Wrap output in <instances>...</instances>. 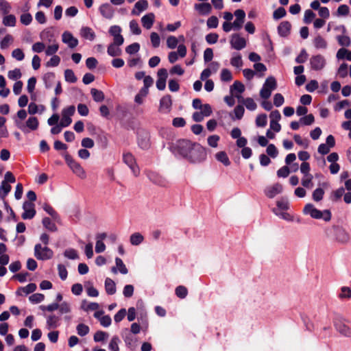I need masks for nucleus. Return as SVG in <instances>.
I'll list each match as a JSON object with an SVG mask.
<instances>
[{
  "label": "nucleus",
  "mask_w": 351,
  "mask_h": 351,
  "mask_svg": "<svg viewBox=\"0 0 351 351\" xmlns=\"http://www.w3.org/2000/svg\"><path fill=\"white\" fill-rule=\"evenodd\" d=\"M186 160L192 164H199L206 160V149L199 143H193Z\"/></svg>",
  "instance_id": "f257e3e1"
},
{
  "label": "nucleus",
  "mask_w": 351,
  "mask_h": 351,
  "mask_svg": "<svg viewBox=\"0 0 351 351\" xmlns=\"http://www.w3.org/2000/svg\"><path fill=\"white\" fill-rule=\"evenodd\" d=\"M193 142L186 139H178L172 141L169 145L170 150L175 154L186 160Z\"/></svg>",
  "instance_id": "f03ea898"
},
{
  "label": "nucleus",
  "mask_w": 351,
  "mask_h": 351,
  "mask_svg": "<svg viewBox=\"0 0 351 351\" xmlns=\"http://www.w3.org/2000/svg\"><path fill=\"white\" fill-rule=\"evenodd\" d=\"M303 213L306 215H310L313 219H322L325 221H329L331 219V213L328 210H324V211H321L317 209L311 204H307L304 207Z\"/></svg>",
  "instance_id": "7ed1b4c3"
},
{
  "label": "nucleus",
  "mask_w": 351,
  "mask_h": 351,
  "mask_svg": "<svg viewBox=\"0 0 351 351\" xmlns=\"http://www.w3.org/2000/svg\"><path fill=\"white\" fill-rule=\"evenodd\" d=\"M16 181L15 177L10 171H7L4 176V180L1 182L0 185V198L4 199L8 194L10 192L12 187L11 183H14Z\"/></svg>",
  "instance_id": "20e7f679"
},
{
  "label": "nucleus",
  "mask_w": 351,
  "mask_h": 351,
  "mask_svg": "<svg viewBox=\"0 0 351 351\" xmlns=\"http://www.w3.org/2000/svg\"><path fill=\"white\" fill-rule=\"evenodd\" d=\"M38 119L33 116L29 117L27 121H23V123L16 121V127L25 134L36 130L38 128Z\"/></svg>",
  "instance_id": "39448f33"
},
{
  "label": "nucleus",
  "mask_w": 351,
  "mask_h": 351,
  "mask_svg": "<svg viewBox=\"0 0 351 351\" xmlns=\"http://www.w3.org/2000/svg\"><path fill=\"white\" fill-rule=\"evenodd\" d=\"M277 87V84L274 77H269L266 79L263 88L260 91V96L263 99H268L271 94V92L274 90Z\"/></svg>",
  "instance_id": "423d86ee"
},
{
  "label": "nucleus",
  "mask_w": 351,
  "mask_h": 351,
  "mask_svg": "<svg viewBox=\"0 0 351 351\" xmlns=\"http://www.w3.org/2000/svg\"><path fill=\"white\" fill-rule=\"evenodd\" d=\"M34 256L38 260H49L53 257V252L47 245L43 247L38 243L34 246Z\"/></svg>",
  "instance_id": "0eeeda50"
},
{
  "label": "nucleus",
  "mask_w": 351,
  "mask_h": 351,
  "mask_svg": "<svg viewBox=\"0 0 351 351\" xmlns=\"http://www.w3.org/2000/svg\"><path fill=\"white\" fill-rule=\"evenodd\" d=\"M334 326L340 335L351 338V327L346 323L344 319L340 317H336L334 321Z\"/></svg>",
  "instance_id": "6e6552de"
},
{
  "label": "nucleus",
  "mask_w": 351,
  "mask_h": 351,
  "mask_svg": "<svg viewBox=\"0 0 351 351\" xmlns=\"http://www.w3.org/2000/svg\"><path fill=\"white\" fill-rule=\"evenodd\" d=\"M66 164L70 167L73 173L81 179L86 178V173L84 168L71 157L66 156L65 157Z\"/></svg>",
  "instance_id": "1a4fd4ad"
},
{
  "label": "nucleus",
  "mask_w": 351,
  "mask_h": 351,
  "mask_svg": "<svg viewBox=\"0 0 351 351\" xmlns=\"http://www.w3.org/2000/svg\"><path fill=\"white\" fill-rule=\"evenodd\" d=\"M123 162L130 169L134 176H138L140 173V169L136 164L134 156L130 152L123 154Z\"/></svg>",
  "instance_id": "9d476101"
},
{
  "label": "nucleus",
  "mask_w": 351,
  "mask_h": 351,
  "mask_svg": "<svg viewBox=\"0 0 351 351\" xmlns=\"http://www.w3.org/2000/svg\"><path fill=\"white\" fill-rule=\"evenodd\" d=\"M326 64L325 58L322 55L313 56L310 59L311 67L313 70L320 71L323 69Z\"/></svg>",
  "instance_id": "9b49d317"
},
{
  "label": "nucleus",
  "mask_w": 351,
  "mask_h": 351,
  "mask_svg": "<svg viewBox=\"0 0 351 351\" xmlns=\"http://www.w3.org/2000/svg\"><path fill=\"white\" fill-rule=\"evenodd\" d=\"M230 43L232 47L237 50H241L246 46L245 39L237 34L231 36Z\"/></svg>",
  "instance_id": "f8f14e48"
},
{
  "label": "nucleus",
  "mask_w": 351,
  "mask_h": 351,
  "mask_svg": "<svg viewBox=\"0 0 351 351\" xmlns=\"http://www.w3.org/2000/svg\"><path fill=\"white\" fill-rule=\"evenodd\" d=\"M172 100L170 95H165L160 100L158 110L163 114H167L171 111Z\"/></svg>",
  "instance_id": "ddd939ff"
},
{
  "label": "nucleus",
  "mask_w": 351,
  "mask_h": 351,
  "mask_svg": "<svg viewBox=\"0 0 351 351\" xmlns=\"http://www.w3.org/2000/svg\"><path fill=\"white\" fill-rule=\"evenodd\" d=\"M158 80L156 81V87L160 90H163L166 87V80L168 77V73L166 69H160L157 73Z\"/></svg>",
  "instance_id": "4468645a"
},
{
  "label": "nucleus",
  "mask_w": 351,
  "mask_h": 351,
  "mask_svg": "<svg viewBox=\"0 0 351 351\" xmlns=\"http://www.w3.org/2000/svg\"><path fill=\"white\" fill-rule=\"evenodd\" d=\"M23 208L24 210L22 214L23 219H32L36 215V210L34 209V205L32 202H25L23 203Z\"/></svg>",
  "instance_id": "2eb2a0df"
},
{
  "label": "nucleus",
  "mask_w": 351,
  "mask_h": 351,
  "mask_svg": "<svg viewBox=\"0 0 351 351\" xmlns=\"http://www.w3.org/2000/svg\"><path fill=\"white\" fill-rule=\"evenodd\" d=\"M234 14L236 17L234 21L233 22L234 29L239 30L242 27L244 23L245 13L243 10L238 9L235 10Z\"/></svg>",
  "instance_id": "dca6fc26"
},
{
  "label": "nucleus",
  "mask_w": 351,
  "mask_h": 351,
  "mask_svg": "<svg viewBox=\"0 0 351 351\" xmlns=\"http://www.w3.org/2000/svg\"><path fill=\"white\" fill-rule=\"evenodd\" d=\"M62 41L70 48H75L78 45V40L68 32H64L62 35Z\"/></svg>",
  "instance_id": "f3484780"
},
{
  "label": "nucleus",
  "mask_w": 351,
  "mask_h": 351,
  "mask_svg": "<svg viewBox=\"0 0 351 351\" xmlns=\"http://www.w3.org/2000/svg\"><path fill=\"white\" fill-rule=\"evenodd\" d=\"M282 191V186L279 183L269 186L265 189V194L269 198H273L276 195L281 193Z\"/></svg>",
  "instance_id": "a211bd4d"
},
{
  "label": "nucleus",
  "mask_w": 351,
  "mask_h": 351,
  "mask_svg": "<svg viewBox=\"0 0 351 351\" xmlns=\"http://www.w3.org/2000/svg\"><path fill=\"white\" fill-rule=\"evenodd\" d=\"M100 14L106 19H112L114 14V10L109 3H104L99 8Z\"/></svg>",
  "instance_id": "6ab92c4d"
},
{
  "label": "nucleus",
  "mask_w": 351,
  "mask_h": 351,
  "mask_svg": "<svg viewBox=\"0 0 351 351\" xmlns=\"http://www.w3.org/2000/svg\"><path fill=\"white\" fill-rule=\"evenodd\" d=\"M148 8V2L146 0H140L137 1L134 8L132 9L131 14L132 15L138 16Z\"/></svg>",
  "instance_id": "aec40b11"
},
{
  "label": "nucleus",
  "mask_w": 351,
  "mask_h": 351,
  "mask_svg": "<svg viewBox=\"0 0 351 351\" xmlns=\"http://www.w3.org/2000/svg\"><path fill=\"white\" fill-rule=\"evenodd\" d=\"M194 8L201 15H208L212 11V5L209 3H196Z\"/></svg>",
  "instance_id": "412c9836"
},
{
  "label": "nucleus",
  "mask_w": 351,
  "mask_h": 351,
  "mask_svg": "<svg viewBox=\"0 0 351 351\" xmlns=\"http://www.w3.org/2000/svg\"><path fill=\"white\" fill-rule=\"evenodd\" d=\"M245 90L244 85L239 82L236 81L230 87V92L232 95L235 96L238 99L241 98V94Z\"/></svg>",
  "instance_id": "4be33fe9"
},
{
  "label": "nucleus",
  "mask_w": 351,
  "mask_h": 351,
  "mask_svg": "<svg viewBox=\"0 0 351 351\" xmlns=\"http://www.w3.org/2000/svg\"><path fill=\"white\" fill-rule=\"evenodd\" d=\"M155 20V15L154 13H148L145 15H144L141 18V23L143 26L147 29H151L152 27Z\"/></svg>",
  "instance_id": "5701e85b"
},
{
  "label": "nucleus",
  "mask_w": 351,
  "mask_h": 351,
  "mask_svg": "<svg viewBox=\"0 0 351 351\" xmlns=\"http://www.w3.org/2000/svg\"><path fill=\"white\" fill-rule=\"evenodd\" d=\"M40 38L43 40V43H51L56 42L54 38L53 32L50 29H46L40 32Z\"/></svg>",
  "instance_id": "b1692460"
},
{
  "label": "nucleus",
  "mask_w": 351,
  "mask_h": 351,
  "mask_svg": "<svg viewBox=\"0 0 351 351\" xmlns=\"http://www.w3.org/2000/svg\"><path fill=\"white\" fill-rule=\"evenodd\" d=\"M80 35L84 38L91 41L95 38L94 31L89 27H82L80 29Z\"/></svg>",
  "instance_id": "393cba45"
},
{
  "label": "nucleus",
  "mask_w": 351,
  "mask_h": 351,
  "mask_svg": "<svg viewBox=\"0 0 351 351\" xmlns=\"http://www.w3.org/2000/svg\"><path fill=\"white\" fill-rule=\"evenodd\" d=\"M105 290L107 294L108 295H113L116 293L117 289H116V284L114 282L113 280H112L110 278H106L105 280Z\"/></svg>",
  "instance_id": "a878e982"
},
{
  "label": "nucleus",
  "mask_w": 351,
  "mask_h": 351,
  "mask_svg": "<svg viewBox=\"0 0 351 351\" xmlns=\"http://www.w3.org/2000/svg\"><path fill=\"white\" fill-rule=\"evenodd\" d=\"M60 325V318L55 315H51L47 318V329L56 328Z\"/></svg>",
  "instance_id": "bb28decb"
},
{
  "label": "nucleus",
  "mask_w": 351,
  "mask_h": 351,
  "mask_svg": "<svg viewBox=\"0 0 351 351\" xmlns=\"http://www.w3.org/2000/svg\"><path fill=\"white\" fill-rule=\"evenodd\" d=\"M291 24L288 21H283L280 23L278 27V34L281 36H287L289 34Z\"/></svg>",
  "instance_id": "cd10ccee"
},
{
  "label": "nucleus",
  "mask_w": 351,
  "mask_h": 351,
  "mask_svg": "<svg viewBox=\"0 0 351 351\" xmlns=\"http://www.w3.org/2000/svg\"><path fill=\"white\" fill-rule=\"evenodd\" d=\"M313 45L318 49H325L327 48V42L322 36L318 34L313 40Z\"/></svg>",
  "instance_id": "c85d7f7f"
},
{
  "label": "nucleus",
  "mask_w": 351,
  "mask_h": 351,
  "mask_svg": "<svg viewBox=\"0 0 351 351\" xmlns=\"http://www.w3.org/2000/svg\"><path fill=\"white\" fill-rule=\"evenodd\" d=\"M336 57L338 60L346 59L348 61H351V51L345 48H341L337 51Z\"/></svg>",
  "instance_id": "c756f323"
},
{
  "label": "nucleus",
  "mask_w": 351,
  "mask_h": 351,
  "mask_svg": "<svg viewBox=\"0 0 351 351\" xmlns=\"http://www.w3.org/2000/svg\"><path fill=\"white\" fill-rule=\"evenodd\" d=\"M2 23L6 27H15L16 24V18L14 14H8L3 18Z\"/></svg>",
  "instance_id": "7c9ffc66"
},
{
  "label": "nucleus",
  "mask_w": 351,
  "mask_h": 351,
  "mask_svg": "<svg viewBox=\"0 0 351 351\" xmlns=\"http://www.w3.org/2000/svg\"><path fill=\"white\" fill-rule=\"evenodd\" d=\"M108 54L112 57L119 56L122 53V50L119 45L110 44L107 49Z\"/></svg>",
  "instance_id": "2f4dec72"
},
{
  "label": "nucleus",
  "mask_w": 351,
  "mask_h": 351,
  "mask_svg": "<svg viewBox=\"0 0 351 351\" xmlns=\"http://www.w3.org/2000/svg\"><path fill=\"white\" fill-rule=\"evenodd\" d=\"M144 241V237L139 232H134L130 237V242L132 245H138Z\"/></svg>",
  "instance_id": "473e14b6"
},
{
  "label": "nucleus",
  "mask_w": 351,
  "mask_h": 351,
  "mask_svg": "<svg viewBox=\"0 0 351 351\" xmlns=\"http://www.w3.org/2000/svg\"><path fill=\"white\" fill-rule=\"evenodd\" d=\"M45 110V107L42 105L38 106L34 102H31L28 106V113L34 115L36 113H42Z\"/></svg>",
  "instance_id": "72a5a7b5"
},
{
  "label": "nucleus",
  "mask_w": 351,
  "mask_h": 351,
  "mask_svg": "<svg viewBox=\"0 0 351 351\" xmlns=\"http://www.w3.org/2000/svg\"><path fill=\"white\" fill-rule=\"evenodd\" d=\"M337 240L343 244L347 243L350 240L349 234L344 230H339L336 236Z\"/></svg>",
  "instance_id": "f704fd0d"
},
{
  "label": "nucleus",
  "mask_w": 351,
  "mask_h": 351,
  "mask_svg": "<svg viewBox=\"0 0 351 351\" xmlns=\"http://www.w3.org/2000/svg\"><path fill=\"white\" fill-rule=\"evenodd\" d=\"M14 42V38L11 34H6L0 41V48L5 49L9 47Z\"/></svg>",
  "instance_id": "c9c22d12"
},
{
  "label": "nucleus",
  "mask_w": 351,
  "mask_h": 351,
  "mask_svg": "<svg viewBox=\"0 0 351 351\" xmlns=\"http://www.w3.org/2000/svg\"><path fill=\"white\" fill-rule=\"evenodd\" d=\"M215 158L225 166L228 167L230 165V161L225 152H219L215 154Z\"/></svg>",
  "instance_id": "e433bc0d"
},
{
  "label": "nucleus",
  "mask_w": 351,
  "mask_h": 351,
  "mask_svg": "<svg viewBox=\"0 0 351 351\" xmlns=\"http://www.w3.org/2000/svg\"><path fill=\"white\" fill-rule=\"evenodd\" d=\"M81 308L85 311H96L99 308V305L96 302H87L86 300H83Z\"/></svg>",
  "instance_id": "4c0bfd02"
},
{
  "label": "nucleus",
  "mask_w": 351,
  "mask_h": 351,
  "mask_svg": "<svg viewBox=\"0 0 351 351\" xmlns=\"http://www.w3.org/2000/svg\"><path fill=\"white\" fill-rule=\"evenodd\" d=\"M49 45L45 49V54L47 56H54L59 49V45L57 42L49 43Z\"/></svg>",
  "instance_id": "58836bf2"
},
{
  "label": "nucleus",
  "mask_w": 351,
  "mask_h": 351,
  "mask_svg": "<svg viewBox=\"0 0 351 351\" xmlns=\"http://www.w3.org/2000/svg\"><path fill=\"white\" fill-rule=\"evenodd\" d=\"M230 64L236 68H241L243 66V60L241 55L239 53L233 54L230 60Z\"/></svg>",
  "instance_id": "ea45409f"
},
{
  "label": "nucleus",
  "mask_w": 351,
  "mask_h": 351,
  "mask_svg": "<svg viewBox=\"0 0 351 351\" xmlns=\"http://www.w3.org/2000/svg\"><path fill=\"white\" fill-rule=\"evenodd\" d=\"M36 289V285L34 283H29L27 286L21 287L18 290V293L21 294V292L24 293L25 294L27 295L29 293H33Z\"/></svg>",
  "instance_id": "a19ab883"
},
{
  "label": "nucleus",
  "mask_w": 351,
  "mask_h": 351,
  "mask_svg": "<svg viewBox=\"0 0 351 351\" xmlns=\"http://www.w3.org/2000/svg\"><path fill=\"white\" fill-rule=\"evenodd\" d=\"M115 265H117L118 270L121 274L125 275L128 273V268L120 258H115Z\"/></svg>",
  "instance_id": "79ce46f5"
},
{
  "label": "nucleus",
  "mask_w": 351,
  "mask_h": 351,
  "mask_svg": "<svg viewBox=\"0 0 351 351\" xmlns=\"http://www.w3.org/2000/svg\"><path fill=\"white\" fill-rule=\"evenodd\" d=\"M43 224L46 229L49 230L51 232H56L57 230V227L55 223H53L48 217H45L43 219Z\"/></svg>",
  "instance_id": "37998d69"
},
{
  "label": "nucleus",
  "mask_w": 351,
  "mask_h": 351,
  "mask_svg": "<svg viewBox=\"0 0 351 351\" xmlns=\"http://www.w3.org/2000/svg\"><path fill=\"white\" fill-rule=\"evenodd\" d=\"M93 99L96 102L102 101L104 99V94L101 90L92 88L90 90Z\"/></svg>",
  "instance_id": "c03bdc74"
},
{
  "label": "nucleus",
  "mask_w": 351,
  "mask_h": 351,
  "mask_svg": "<svg viewBox=\"0 0 351 351\" xmlns=\"http://www.w3.org/2000/svg\"><path fill=\"white\" fill-rule=\"evenodd\" d=\"M119 338L117 336H114L109 343L108 349L110 351H119Z\"/></svg>",
  "instance_id": "a18cd8bd"
},
{
  "label": "nucleus",
  "mask_w": 351,
  "mask_h": 351,
  "mask_svg": "<svg viewBox=\"0 0 351 351\" xmlns=\"http://www.w3.org/2000/svg\"><path fill=\"white\" fill-rule=\"evenodd\" d=\"M267 123V117L265 114H261L256 117V125L257 127L263 128Z\"/></svg>",
  "instance_id": "49530a36"
},
{
  "label": "nucleus",
  "mask_w": 351,
  "mask_h": 351,
  "mask_svg": "<svg viewBox=\"0 0 351 351\" xmlns=\"http://www.w3.org/2000/svg\"><path fill=\"white\" fill-rule=\"evenodd\" d=\"M149 178L155 184L160 186H165L166 184V181L164 178L154 173L149 174Z\"/></svg>",
  "instance_id": "de8ad7c7"
},
{
  "label": "nucleus",
  "mask_w": 351,
  "mask_h": 351,
  "mask_svg": "<svg viewBox=\"0 0 351 351\" xmlns=\"http://www.w3.org/2000/svg\"><path fill=\"white\" fill-rule=\"evenodd\" d=\"M22 76V73L19 69H14V70L9 71L8 73V77L12 80H17Z\"/></svg>",
  "instance_id": "09e8293b"
},
{
  "label": "nucleus",
  "mask_w": 351,
  "mask_h": 351,
  "mask_svg": "<svg viewBox=\"0 0 351 351\" xmlns=\"http://www.w3.org/2000/svg\"><path fill=\"white\" fill-rule=\"evenodd\" d=\"M302 185L307 189H311L313 186V176H304V177L302 179Z\"/></svg>",
  "instance_id": "8fccbe9b"
},
{
  "label": "nucleus",
  "mask_w": 351,
  "mask_h": 351,
  "mask_svg": "<svg viewBox=\"0 0 351 351\" xmlns=\"http://www.w3.org/2000/svg\"><path fill=\"white\" fill-rule=\"evenodd\" d=\"M243 103L245 106L246 108L249 110L254 111L257 108L256 102L252 98H246L243 100Z\"/></svg>",
  "instance_id": "3c124183"
},
{
  "label": "nucleus",
  "mask_w": 351,
  "mask_h": 351,
  "mask_svg": "<svg viewBox=\"0 0 351 351\" xmlns=\"http://www.w3.org/2000/svg\"><path fill=\"white\" fill-rule=\"evenodd\" d=\"M64 78L66 82L71 83H75L77 81V77L71 69H66L64 71Z\"/></svg>",
  "instance_id": "603ef678"
},
{
  "label": "nucleus",
  "mask_w": 351,
  "mask_h": 351,
  "mask_svg": "<svg viewBox=\"0 0 351 351\" xmlns=\"http://www.w3.org/2000/svg\"><path fill=\"white\" fill-rule=\"evenodd\" d=\"M27 113L25 110H20L17 112L16 117L14 118V121L16 125V121L23 123L24 120L27 118Z\"/></svg>",
  "instance_id": "864d4df0"
},
{
  "label": "nucleus",
  "mask_w": 351,
  "mask_h": 351,
  "mask_svg": "<svg viewBox=\"0 0 351 351\" xmlns=\"http://www.w3.org/2000/svg\"><path fill=\"white\" fill-rule=\"evenodd\" d=\"M45 299V295L42 293H34L29 296V300L33 304H38L43 302Z\"/></svg>",
  "instance_id": "5fc2aeb1"
},
{
  "label": "nucleus",
  "mask_w": 351,
  "mask_h": 351,
  "mask_svg": "<svg viewBox=\"0 0 351 351\" xmlns=\"http://www.w3.org/2000/svg\"><path fill=\"white\" fill-rule=\"evenodd\" d=\"M324 195V191L321 188H317L313 192V199L315 202H319L323 199Z\"/></svg>",
  "instance_id": "6e6d98bb"
},
{
  "label": "nucleus",
  "mask_w": 351,
  "mask_h": 351,
  "mask_svg": "<svg viewBox=\"0 0 351 351\" xmlns=\"http://www.w3.org/2000/svg\"><path fill=\"white\" fill-rule=\"evenodd\" d=\"M76 330L77 334L82 337L85 336L89 332V327L84 324H78L77 326Z\"/></svg>",
  "instance_id": "4d7b16f0"
},
{
  "label": "nucleus",
  "mask_w": 351,
  "mask_h": 351,
  "mask_svg": "<svg viewBox=\"0 0 351 351\" xmlns=\"http://www.w3.org/2000/svg\"><path fill=\"white\" fill-rule=\"evenodd\" d=\"M315 14L312 10H306L304 12V22L306 24H309L312 22V21L315 19Z\"/></svg>",
  "instance_id": "13d9d810"
},
{
  "label": "nucleus",
  "mask_w": 351,
  "mask_h": 351,
  "mask_svg": "<svg viewBox=\"0 0 351 351\" xmlns=\"http://www.w3.org/2000/svg\"><path fill=\"white\" fill-rule=\"evenodd\" d=\"M341 299H350L351 298V289L347 287H343L339 295Z\"/></svg>",
  "instance_id": "bf43d9fd"
},
{
  "label": "nucleus",
  "mask_w": 351,
  "mask_h": 351,
  "mask_svg": "<svg viewBox=\"0 0 351 351\" xmlns=\"http://www.w3.org/2000/svg\"><path fill=\"white\" fill-rule=\"evenodd\" d=\"M337 40L340 45L344 47H348L351 43L350 38L346 35L338 36Z\"/></svg>",
  "instance_id": "052dcab7"
},
{
  "label": "nucleus",
  "mask_w": 351,
  "mask_h": 351,
  "mask_svg": "<svg viewBox=\"0 0 351 351\" xmlns=\"http://www.w3.org/2000/svg\"><path fill=\"white\" fill-rule=\"evenodd\" d=\"M130 31L136 35H139L141 33V28L138 26V23L135 20H132L130 22Z\"/></svg>",
  "instance_id": "680f3d73"
},
{
  "label": "nucleus",
  "mask_w": 351,
  "mask_h": 351,
  "mask_svg": "<svg viewBox=\"0 0 351 351\" xmlns=\"http://www.w3.org/2000/svg\"><path fill=\"white\" fill-rule=\"evenodd\" d=\"M345 193V190L343 187H340L336 191H333L331 195V199L332 201H337L339 200Z\"/></svg>",
  "instance_id": "e2e57ef3"
},
{
  "label": "nucleus",
  "mask_w": 351,
  "mask_h": 351,
  "mask_svg": "<svg viewBox=\"0 0 351 351\" xmlns=\"http://www.w3.org/2000/svg\"><path fill=\"white\" fill-rule=\"evenodd\" d=\"M140 49V45L137 43H134L125 48V51L129 54H134L137 53Z\"/></svg>",
  "instance_id": "0e129e2a"
},
{
  "label": "nucleus",
  "mask_w": 351,
  "mask_h": 351,
  "mask_svg": "<svg viewBox=\"0 0 351 351\" xmlns=\"http://www.w3.org/2000/svg\"><path fill=\"white\" fill-rule=\"evenodd\" d=\"M348 66L346 63L341 64L337 70V75L340 77H346L348 75Z\"/></svg>",
  "instance_id": "69168bd1"
},
{
  "label": "nucleus",
  "mask_w": 351,
  "mask_h": 351,
  "mask_svg": "<svg viewBox=\"0 0 351 351\" xmlns=\"http://www.w3.org/2000/svg\"><path fill=\"white\" fill-rule=\"evenodd\" d=\"M20 21L22 24L28 25L32 21V16L29 13H24L20 16Z\"/></svg>",
  "instance_id": "338daca9"
},
{
  "label": "nucleus",
  "mask_w": 351,
  "mask_h": 351,
  "mask_svg": "<svg viewBox=\"0 0 351 351\" xmlns=\"http://www.w3.org/2000/svg\"><path fill=\"white\" fill-rule=\"evenodd\" d=\"M176 294L178 298H184L188 294L187 289L184 286H178L176 289Z\"/></svg>",
  "instance_id": "774afa93"
}]
</instances>
